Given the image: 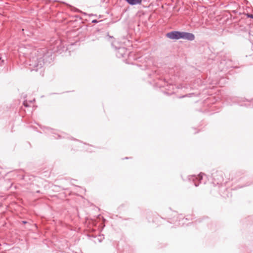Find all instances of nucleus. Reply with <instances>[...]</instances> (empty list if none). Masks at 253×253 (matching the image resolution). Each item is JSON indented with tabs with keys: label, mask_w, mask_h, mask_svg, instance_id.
I'll use <instances>...</instances> for the list:
<instances>
[{
	"label": "nucleus",
	"mask_w": 253,
	"mask_h": 253,
	"mask_svg": "<svg viewBox=\"0 0 253 253\" xmlns=\"http://www.w3.org/2000/svg\"><path fill=\"white\" fill-rule=\"evenodd\" d=\"M54 44L51 45L49 49L46 48L34 49L30 53L29 60L27 64L29 66L31 71H37L39 69H42L45 62L52 60V55L53 52L57 51L61 44V41L57 40L54 41ZM26 55H28V51L24 52Z\"/></svg>",
	"instance_id": "nucleus-1"
},
{
	"label": "nucleus",
	"mask_w": 253,
	"mask_h": 253,
	"mask_svg": "<svg viewBox=\"0 0 253 253\" xmlns=\"http://www.w3.org/2000/svg\"><path fill=\"white\" fill-rule=\"evenodd\" d=\"M116 44H118L116 42H112L111 44L113 47L116 50V56L118 58L124 57L127 54V49L124 47H117Z\"/></svg>",
	"instance_id": "nucleus-2"
},
{
	"label": "nucleus",
	"mask_w": 253,
	"mask_h": 253,
	"mask_svg": "<svg viewBox=\"0 0 253 253\" xmlns=\"http://www.w3.org/2000/svg\"><path fill=\"white\" fill-rule=\"evenodd\" d=\"M204 173H201L198 175H190L188 177L190 181H192L194 185L197 187L199 185L200 183H201V181L203 179V175Z\"/></svg>",
	"instance_id": "nucleus-3"
},
{
	"label": "nucleus",
	"mask_w": 253,
	"mask_h": 253,
	"mask_svg": "<svg viewBox=\"0 0 253 253\" xmlns=\"http://www.w3.org/2000/svg\"><path fill=\"white\" fill-rule=\"evenodd\" d=\"M213 178L215 183L217 184H221L223 180V178L221 172H216L213 175Z\"/></svg>",
	"instance_id": "nucleus-4"
},
{
	"label": "nucleus",
	"mask_w": 253,
	"mask_h": 253,
	"mask_svg": "<svg viewBox=\"0 0 253 253\" xmlns=\"http://www.w3.org/2000/svg\"><path fill=\"white\" fill-rule=\"evenodd\" d=\"M167 37L168 38L172 40L179 39V31H171L167 34Z\"/></svg>",
	"instance_id": "nucleus-5"
},
{
	"label": "nucleus",
	"mask_w": 253,
	"mask_h": 253,
	"mask_svg": "<svg viewBox=\"0 0 253 253\" xmlns=\"http://www.w3.org/2000/svg\"><path fill=\"white\" fill-rule=\"evenodd\" d=\"M243 103L240 101L239 102L240 105L241 106H245L248 107H253V104L251 105V100H249L247 99L244 100L242 101Z\"/></svg>",
	"instance_id": "nucleus-6"
},
{
	"label": "nucleus",
	"mask_w": 253,
	"mask_h": 253,
	"mask_svg": "<svg viewBox=\"0 0 253 253\" xmlns=\"http://www.w3.org/2000/svg\"><path fill=\"white\" fill-rule=\"evenodd\" d=\"M195 39V36L193 34L185 32V40L192 41Z\"/></svg>",
	"instance_id": "nucleus-7"
},
{
	"label": "nucleus",
	"mask_w": 253,
	"mask_h": 253,
	"mask_svg": "<svg viewBox=\"0 0 253 253\" xmlns=\"http://www.w3.org/2000/svg\"><path fill=\"white\" fill-rule=\"evenodd\" d=\"M126 1L131 5L140 4L142 0H126Z\"/></svg>",
	"instance_id": "nucleus-8"
},
{
	"label": "nucleus",
	"mask_w": 253,
	"mask_h": 253,
	"mask_svg": "<svg viewBox=\"0 0 253 253\" xmlns=\"http://www.w3.org/2000/svg\"><path fill=\"white\" fill-rule=\"evenodd\" d=\"M47 130H48V132H51V133L54 134L53 136L55 138L57 139V138H58L60 137V135L59 134L56 133L55 131L53 130L52 129L47 128Z\"/></svg>",
	"instance_id": "nucleus-9"
},
{
	"label": "nucleus",
	"mask_w": 253,
	"mask_h": 253,
	"mask_svg": "<svg viewBox=\"0 0 253 253\" xmlns=\"http://www.w3.org/2000/svg\"><path fill=\"white\" fill-rule=\"evenodd\" d=\"M185 32L179 31V39H182L185 40Z\"/></svg>",
	"instance_id": "nucleus-10"
},
{
	"label": "nucleus",
	"mask_w": 253,
	"mask_h": 253,
	"mask_svg": "<svg viewBox=\"0 0 253 253\" xmlns=\"http://www.w3.org/2000/svg\"><path fill=\"white\" fill-rule=\"evenodd\" d=\"M247 16L248 18H251L253 19V14L248 13L247 14Z\"/></svg>",
	"instance_id": "nucleus-11"
},
{
	"label": "nucleus",
	"mask_w": 253,
	"mask_h": 253,
	"mask_svg": "<svg viewBox=\"0 0 253 253\" xmlns=\"http://www.w3.org/2000/svg\"><path fill=\"white\" fill-rule=\"evenodd\" d=\"M23 104L25 106L28 107L27 103L25 101L24 102Z\"/></svg>",
	"instance_id": "nucleus-12"
},
{
	"label": "nucleus",
	"mask_w": 253,
	"mask_h": 253,
	"mask_svg": "<svg viewBox=\"0 0 253 253\" xmlns=\"http://www.w3.org/2000/svg\"><path fill=\"white\" fill-rule=\"evenodd\" d=\"M92 22L93 23H96L97 22V21L96 20H92Z\"/></svg>",
	"instance_id": "nucleus-13"
},
{
	"label": "nucleus",
	"mask_w": 253,
	"mask_h": 253,
	"mask_svg": "<svg viewBox=\"0 0 253 253\" xmlns=\"http://www.w3.org/2000/svg\"><path fill=\"white\" fill-rule=\"evenodd\" d=\"M132 53H129V55H128V56H129V58H130V57L132 56Z\"/></svg>",
	"instance_id": "nucleus-14"
},
{
	"label": "nucleus",
	"mask_w": 253,
	"mask_h": 253,
	"mask_svg": "<svg viewBox=\"0 0 253 253\" xmlns=\"http://www.w3.org/2000/svg\"><path fill=\"white\" fill-rule=\"evenodd\" d=\"M75 9V11H80L79 10H78V9L76 8H74Z\"/></svg>",
	"instance_id": "nucleus-15"
},
{
	"label": "nucleus",
	"mask_w": 253,
	"mask_h": 253,
	"mask_svg": "<svg viewBox=\"0 0 253 253\" xmlns=\"http://www.w3.org/2000/svg\"><path fill=\"white\" fill-rule=\"evenodd\" d=\"M23 223L24 224H25V223H27V222H26V221H23Z\"/></svg>",
	"instance_id": "nucleus-16"
},
{
	"label": "nucleus",
	"mask_w": 253,
	"mask_h": 253,
	"mask_svg": "<svg viewBox=\"0 0 253 253\" xmlns=\"http://www.w3.org/2000/svg\"><path fill=\"white\" fill-rule=\"evenodd\" d=\"M1 59V58L0 57V59Z\"/></svg>",
	"instance_id": "nucleus-17"
}]
</instances>
